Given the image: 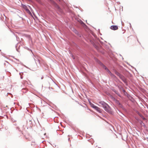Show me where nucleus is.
I'll use <instances>...</instances> for the list:
<instances>
[{"instance_id":"11","label":"nucleus","mask_w":148,"mask_h":148,"mask_svg":"<svg viewBox=\"0 0 148 148\" xmlns=\"http://www.w3.org/2000/svg\"><path fill=\"white\" fill-rule=\"evenodd\" d=\"M90 105H91V107L92 108H95V105H94L93 104V103H91L90 104Z\"/></svg>"},{"instance_id":"1","label":"nucleus","mask_w":148,"mask_h":148,"mask_svg":"<svg viewBox=\"0 0 148 148\" xmlns=\"http://www.w3.org/2000/svg\"><path fill=\"white\" fill-rule=\"evenodd\" d=\"M99 103L102 106L106 112L111 114H113L112 109L106 103L103 101H100Z\"/></svg>"},{"instance_id":"4","label":"nucleus","mask_w":148,"mask_h":148,"mask_svg":"<svg viewBox=\"0 0 148 148\" xmlns=\"http://www.w3.org/2000/svg\"><path fill=\"white\" fill-rule=\"evenodd\" d=\"M95 110L97 112H98L99 113H101V109L99 108L98 107L95 106V107L94 108Z\"/></svg>"},{"instance_id":"2","label":"nucleus","mask_w":148,"mask_h":148,"mask_svg":"<svg viewBox=\"0 0 148 148\" xmlns=\"http://www.w3.org/2000/svg\"><path fill=\"white\" fill-rule=\"evenodd\" d=\"M110 28L112 30H115L118 29V27L116 25H112L111 26Z\"/></svg>"},{"instance_id":"19","label":"nucleus","mask_w":148,"mask_h":148,"mask_svg":"<svg viewBox=\"0 0 148 148\" xmlns=\"http://www.w3.org/2000/svg\"><path fill=\"white\" fill-rule=\"evenodd\" d=\"M21 77V79H22V77Z\"/></svg>"},{"instance_id":"3","label":"nucleus","mask_w":148,"mask_h":148,"mask_svg":"<svg viewBox=\"0 0 148 148\" xmlns=\"http://www.w3.org/2000/svg\"><path fill=\"white\" fill-rule=\"evenodd\" d=\"M119 78L125 83L126 82V79L124 77L121 75L119 77Z\"/></svg>"},{"instance_id":"14","label":"nucleus","mask_w":148,"mask_h":148,"mask_svg":"<svg viewBox=\"0 0 148 148\" xmlns=\"http://www.w3.org/2000/svg\"><path fill=\"white\" fill-rule=\"evenodd\" d=\"M74 32L76 34H78V32L75 29H74Z\"/></svg>"},{"instance_id":"6","label":"nucleus","mask_w":148,"mask_h":148,"mask_svg":"<svg viewBox=\"0 0 148 148\" xmlns=\"http://www.w3.org/2000/svg\"><path fill=\"white\" fill-rule=\"evenodd\" d=\"M22 7L23 8L25 9V10H28V11L30 12V13L31 14V13L30 12V11L27 9V8L26 5H25L22 4Z\"/></svg>"},{"instance_id":"12","label":"nucleus","mask_w":148,"mask_h":148,"mask_svg":"<svg viewBox=\"0 0 148 148\" xmlns=\"http://www.w3.org/2000/svg\"><path fill=\"white\" fill-rule=\"evenodd\" d=\"M110 75L113 78H115L116 77V76L114 75H113V74H112V73Z\"/></svg>"},{"instance_id":"18","label":"nucleus","mask_w":148,"mask_h":148,"mask_svg":"<svg viewBox=\"0 0 148 148\" xmlns=\"http://www.w3.org/2000/svg\"><path fill=\"white\" fill-rule=\"evenodd\" d=\"M11 94L10 93H8V94Z\"/></svg>"},{"instance_id":"16","label":"nucleus","mask_w":148,"mask_h":148,"mask_svg":"<svg viewBox=\"0 0 148 148\" xmlns=\"http://www.w3.org/2000/svg\"><path fill=\"white\" fill-rule=\"evenodd\" d=\"M117 103L119 104V105H121L120 103L118 101H117Z\"/></svg>"},{"instance_id":"15","label":"nucleus","mask_w":148,"mask_h":148,"mask_svg":"<svg viewBox=\"0 0 148 148\" xmlns=\"http://www.w3.org/2000/svg\"><path fill=\"white\" fill-rule=\"evenodd\" d=\"M72 57L73 59H75V57L73 55H72Z\"/></svg>"},{"instance_id":"5","label":"nucleus","mask_w":148,"mask_h":148,"mask_svg":"<svg viewBox=\"0 0 148 148\" xmlns=\"http://www.w3.org/2000/svg\"><path fill=\"white\" fill-rule=\"evenodd\" d=\"M137 114H138V115L143 120H145V118L138 112H137Z\"/></svg>"},{"instance_id":"13","label":"nucleus","mask_w":148,"mask_h":148,"mask_svg":"<svg viewBox=\"0 0 148 148\" xmlns=\"http://www.w3.org/2000/svg\"><path fill=\"white\" fill-rule=\"evenodd\" d=\"M106 71L110 74V75L112 73L108 69H107Z\"/></svg>"},{"instance_id":"17","label":"nucleus","mask_w":148,"mask_h":148,"mask_svg":"<svg viewBox=\"0 0 148 148\" xmlns=\"http://www.w3.org/2000/svg\"><path fill=\"white\" fill-rule=\"evenodd\" d=\"M95 47L97 49V46H96V47Z\"/></svg>"},{"instance_id":"9","label":"nucleus","mask_w":148,"mask_h":148,"mask_svg":"<svg viewBox=\"0 0 148 148\" xmlns=\"http://www.w3.org/2000/svg\"><path fill=\"white\" fill-rule=\"evenodd\" d=\"M26 36L29 39V40H31L30 36L29 35H27Z\"/></svg>"},{"instance_id":"8","label":"nucleus","mask_w":148,"mask_h":148,"mask_svg":"<svg viewBox=\"0 0 148 148\" xmlns=\"http://www.w3.org/2000/svg\"><path fill=\"white\" fill-rule=\"evenodd\" d=\"M27 123H29V124H31L32 123V121L30 119L27 120Z\"/></svg>"},{"instance_id":"7","label":"nucleus","mask_w":148,"mask_h":148,"mask_svg":"<svg viewBox=\"0 0 148 148\" xmlns=\"http://www.w3.org/2000/svg\"><path fill=\"white\" fill-rule=\"evenodd\" d=\"M102 65L103 66V68L105 69L106 70H107V69H108L106 66H105V65H104L103 64H102Z\"/></svg>"},{"instance_id":"10","label":"nucleus","mask_w":148,"mask_h":148,"mask_svg":"<svg viewBox=\"0 0 148 148\" xmlns=\"http://www.w3.org/2000/svg\"><path fill=\"white\" fill-rule=\"evenodd\" d=\"M115 74L118 76H119V77L120 75H121L119 73L117 72H115Z\"/></svg>"}]
</instances>
